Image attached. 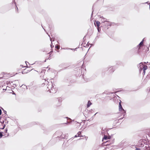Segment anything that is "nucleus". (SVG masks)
Segmentation results:
<instances>
[{
  "instance_id": "nucleus-52",
  "label": "nucleus",
  "mask_w": 150,
  "mask_h": 150,
  "mask_svg": "<svg viewBox=\"0 0 150 150\" xmlns=\"http://www.w3.org/2000/svg\"><path fill=\"white\" fill-rule=\"evenodd\" d=\"M97 113H98V112H96V113L94 114V115H95L96 114H97Z\"/></svg>"
},
{
  "instance_id": "nucleus-31",
  "label": "nucleus",
  "mask_w": 150,
  "mask_h": 150,
  "mask_svg": "<svg viewBox=\"0 0 150 150\" xmlns=\"http://www.w3.org/2000/svg\"><path fill=\"white\" fill-rule=\"evenodd\" d=\"M18 81V80H16V81H11V83H13L14 82H17Z\"/></svg>"
},
{
  "instance_id": "nucleus-46",
  "label": "nucleus",
  "mask_w": 150,
  "mask_h": 150,
  "mask_svg": "<svg viewBox=\"0 0 150 150\" xmlns=\"http://www.w3.org/2000/svg\"><path fill=\"white\" fill-rule=\"evenodd\" d=\"M67 49H70V50H74V49H70V48H67Z\"/></svg>"
},
{
  "instance_id": "nucleus-45",
  "label": "nucleus",
  "mask_w": 150,
  "mask_h": 150,
  "mask_svg": "<svg viewBox=\"0 0 150 150\" xmlns=\"http://www.w3.org/2000/svg\"><path fill=\"white\" fill-rule=\"evenodd\" d=\"M2 87H3L4 86V83L2 82V86H1Z\"/></svg>"
},
{
  "instance_id": "nucleus-48",
  "label": "nucleus",
  "mask_w": 150,
  "mask_h": 150,
  "mask_svg": "<svg viewBox=\"0 0 150 150\" xmlns=\"http://www.w3.org/2000/svg\"><path fill=\"white\" fill-rule=\"evenodd\" d=\"M13 85H15V86H16V84L13 83Z\"/></svg>"
},
{
  "instance_id": "nucleus-7",
  "label": "nucleus",
  "mask_w": 150,
  "mask_h": 150,
  "mask_svg": "<svg viewBox=\"0 0 150 150\" xmlns=\"http://www.w3.org/2000/svg\"><path fill=\"white\" fill-rule=\"evenodd\" d=\"M142 68L143 69V72L142 74L144 75L145 74L146 70L148 68V67L147 66L145 65V66H142Z\"/></svg>"
},
{
  "instance_id": "nucleus-28",
  "label": "nucleus",
  "mask_w": 150,
  "mask_h": 150,
  "mask_svg": "<svg viewBox=\"0 0 150 150\" xmlns=\"http://www.w3.org/2000/svg\"><path fill=\"white\" fill-rule=\"evenodd\" d=\"M135 150H141V149L139 148H136V149Z\"/></svg>"
},
{
  "instance_id": "nucleus-14",
  "label": "nucleus",
  "mask_w": 150,
  "mask_h": 150,
  "mask_svg": "<svg viewBox=\"0 0 150 150\" xmlns=\"http://www.w3.org/2000/svg\"><path fill=\"white\" fill-rule=\"evenodd\" d=\"M137 48L138 49V52L139 53V52H141V50L140 49V46H139V45L137 46Z\"/></svg>"
},
{
  "instance_id": "nucleus-4",
  "label": "nucleus",
  "mask_w": 150,
  "mask_h": 150,
  "mask_svg": "<svg viewBox=\"0 0 150 150\" xmlns=\"http://www.w3.org/2000/svg\"><path fill=\"white\" fill-rule=\"evenodd\" d=\"M150 79V72H149L146 77L145 79L144 80L143 82L144 83H146Z\"/></svg>"
},
{
  "instance_id": "nucleus-26",
  "label": "nucleus",
  "mask_w": 150,
  "mask_h": 150,
  "mask_svg": "<svg viewBox=\"0 0 150 150\" xmlns=\"http://www.w3.org/2000/svg\"><path fill=\"white\" fill-rule=\"evenodd\" d=\"M50 46L52 48L54 47V45H52V42L51 43V44L50 45Z\"/></svg>"
},
{
  "instance_id": "nucleus-5",
  "label": "nucleus",
  "mask_w": 150,
  "mask_h": 150,
  "mask_svg": "<svg viewBox=\"0 0 150 150\" xmlns=\"http://www.w3.org/2000/svg\"><path fill=\"white\" fill-rule=\"evenodd\" d=\"M94 24L96 27H99L100 24V21H98L95 20L94 21Z\"/></svg>"
},
{
  "instance_id": "nucleus-13",
  "label": "nucleus",
  "mask_w": 150,
  "mask_h": 150,
  "mask_svg": "<svg viewBox=\"0 0 150 150\" xmlns=\"http://www.w3.org/2000/svg\"><path fill=\"white\" fill-rule=\"evenodd\" d=\"M102 18H103V21L102 22L103 23H104V22H107V24H108V22H109L108 21H106V20H107V19L105 18H104L103 17H102Z\"/></svg>"
},
{
  "instance_id": "nucleus-8",
  "label": "nucleus",
  "mask_w": 150,
  "mask_h": 150,
  "mask_svg": "<svg viewBox=\"0 0 150 150\" xmlns=\"http://www.w3.org/2000/svg\"><path fill=\"white\" fill-rule=\"evenodd\" d=\"M111 138V137L109 136V137L107 136L106 135H104L102 141L103 140H107L108 139H110Z\"/></svg>"
},
{
  "instance_id": "nucleus-32",
  "label": "nucleus",
  "mask_w": 150,
  "mask_h": 150,
  "mask_svg": "<svg viewBox=\"0 0 150 150\" xmlns=\"http://www.w3.org/2000/svg\"><path fill=\"white\" fill-rule=\"evenodd\" d=\"M4 131H5L6 132V133L7 132V129H6H6H5Z\"/></svg>"
},
{
  "instance_id": "nucleus-53",
  "label": "nucleus",
  "mask_w": 150,
  "mask_h": 150,
  "mask_svg": "<svg viewBox=\"0 0 150 150\" xmlns=\"http://www.w3.org/2000/svg\"><path fill=\"white\" fill-rule=\"evenodd\" d=\"M25 62L26 64V63H27V62H27V61H26Z\"/></svg>"
},
{
  "instance_id": "nucleus-38",
  "label": "nucleus",
  "mask_w": 150,
  "mask_h": 150,
  "mask_svg": "<svg viewBox=\"0 0 150 150\" xmlns=\"http://www.w3.org/2000/svg\"><path fill=\"white\" fill-rule=\"evenodd\" d=\"M53 52V51H51L49 53V54H51Z\"/></svg>"
},
{
  "instance_id": "nucleus-29",
  "label": "nucleus",
  "mask_w": 150,
  "mask_h": 150,
  "mask_svg": "<svg viewBox=\"0 0 150 150\" xmlns=\"http://www.w3.org/2000/svg\"><path fill=\"white\" fill-rule=\"evenodd\" d=\"M6 83L7 85H8L9 84V83L10 84H11V83H10V82H8V81H7Z\"/></svg>"
},
{
  "instance_id": "nucleus-15",
  "label": "nucleus",
  "mask_w": 150,
  "mask_h": 150,
  "mask_svg": "<svg viewBox=\"0 0 150 150\" xmlns=\"http://www.w3.org/2000/svg\"><path fill=\"white\" fill-rule=\"evenodd\" d=\"M13 2H14V4H15V5H16V8H17V12H18V7H17V6H16V2H15V0H13Z\"/></svg>"
},
{
  "instance_id": "nucleus-43",
  "label": "nucleus",
  "mask_w": 150,
  "mask_h": 150,
  "mask_svg": "<svg viewBox=\"0 0 150 150\" xmlns=\"http://www.w3.org/2000/svg\"><path fill=\"white\" fill-rule=\"evenodd\" d=\"M124 117H123L120 118V119H119V120H122V119L123 118H124Z\"/></svg>"
},
{
  "instance_id": "nucleus-1",
  "label": "nucleus",
  "mask_w": 150,
  "mask_h": 150,
  "mask_svg": "<svg viewBox=\"0 0 150 150\" xmlns=\"http://www.w3.org/2000/svg\"><path fill=\"white\" fill-rule=\"evenodd\" d=\"M44 81L45 82L42 84V86H44L45 84H47L48 86L46 90L47 91H49L50 93H55L56 91V89L54 88V84H53L52 81L49 82L47 81H46L45 79Z\"/></svg>"
},
{
  "instance_id": "nucleus-54",
  "label": "nucleus",
  "mask_w": 150,
  "mask_h": 150,
  "mask_svg": "<svg viewBox=\"0 0 150 150\" xmlns=\"http://www.w3.org/2000/svg\"><path fill=\"white\" fill-rule=\"evenodd\" d=\"M62 138H63V139H64V137H62Z\"/></svg>"
},
{
  "instance_id": "nucleus-22",
  "label": "nucleus",
  "mask_w": 150,
  "mask_h": 150,
  "mask_svg": "<svg viewBox=\"0 0 150 150\" xmlns=\"http://www.w3.org/2000/svg\"><path fill=\"white\" fill-rule=\"evenodd\" d=\"M143 45V41H141L139 44V45Z\"/></svg>"
},
{
  "instance_id": "nucleus-34",
  "label": "nucleus",
  "mask_w": 150,
  "mask_h": 150,
  "mask_svg": "<svg viewBox=\"0 0 150 150\" xmlns=\"http://www.w3.org/2000/svg\"><path fill=\"white\" fill-rule=\"evenodd\" d=\"M2 113V111L1 109H0V115H1V114Z\"/></svg>"
},
{
  "instance_id": "nucleus-10",
  "label": "nucleus",
  "mask_w": 150,
  "mask_h": 150,
  "mask_svg": "<svg viewBox=\"0 0 150 150\" xmlns=\"http://www.w3.org/2000/svg\"><path fill=\"white\" fill-rule=\"evenodd\" d=\"M105 144L107 143L106 144H105L104 145V146H108V147L110 145V144H111V142H110V141H106V142L105 143Z\"/></svg>"
},
{
  "instance_id": "nucleus-2",
  "label": "nucleus",
  "mask_w": 150,
  "mask_h": 150,
  "mask_svg": "<svg viewBox=\"0 0 150 150\" xmlns=\"http://www.w3.org/2000/svg\"><path fill=\"white\" fill-rule=\"evenodd\" d=\"M120 102L119 103V110L123 114V115H124V117H125L126 116V111L123 108L121 104V101L120 100Z\"/></svg>"
},
{
  "instance_id": "nucleus-37",
  "label": "nucleus",
  "mask_w": 150,
  "mask_h": 150,
  "mask_svg": "<svg viewBox=\"0 0 150 150\" xmlns=\"http://www.w3.org/2000/svg\"><path fill=\"white\" fill-rule=\"evenodd\" d=\"M21 73H22V74H24V71H22L21 72Z\"/></svg>"
},
{
  "instance_id": "nucleus-42",
  "label": "nucleus",
  "mask_w": 150,
  "mask_h": 150,
  "mask_svg": "<svg viewBox=\"0 0 150 150\" xmlns=\"http://www.w3.org/2000/svg\"><path fill=\"white\" fill-rule=\"evenodd\" d=\"M78 135H75V136L74 137H78Z\"/></svg>"
},
{
  "instance_id": "nucleus-41",
  "label": "nucleus",
  "mask_w": 150,
  "mask_h": 150,
  "mask_svg": "<svg viewBox=\"0 0 150 150\" xmlns=\"http://www.w3.org/2000/svg\"><path fill=\"white\" fill-rule=\"evenodd\" d=\"M49 36L50 37V41L52 42V39L50 37V35H49Z\"/></svg>"
},
{
  "instance_id": "nucleus-57",
  "label": "nucleus",
  "mask_w": 150,
  "mask_h": 150,
  "mask_svg": "<svg viewBox=\"0 0 150 150\" xmlns=\"http://www.w3.org/2000/svg\"><path fill=\"white\" fill-rule=\"evenodd\" d=\"M85 36H84V37H83V39L85 37Z\"/></svg>"
},
{
  "instance_id": "nucleus-24",
  "label": "nucleus",
  "mask_w": 150,
  "mask_h": 150,
  "mask_svg": "<svg viewBox=\"0 0 150 150\" xmlns=\"http://www.w3.org/2000/svg\"><path fill=\"white\" fill-rule=\"evenodd\" d=\"M1 117H0V122L2 123H3L4 122V120H3L2 121H1Z\"/></svg>"
},
{
  "instance_id": "nucleus-60",
  "label": "nucleus",
  "mask_w": 150,
  "mask_h": 150,
  "mask_svg": "<svg viewBox=\"0 0 150 150\" xmlns=\"http://www.w3.org/2000/svg\"><path fill=\"white\" fill-rule=\"evenodd\" d=\"M88 43H89V42H88V44H87V45L88 44Z\"/></svg>"
},
{
  "instance_id": "nucleus-36",
  "label": "nucleus",
  "mask_w": 150,
  "mask_h": 150,
  "mask_svg": "<svg viewBox=\"0 0 150 150\" xmlns=\"http://www.w3.org/2000/svg\"><path fill=\"white\" fill-rule=\"evenodd\" d=\"M7 87H8V86H6V88H5H5H3V90H5V91L6 90V89H7Z\"/></svg>"
},
{
  "instance_id": "nucleus-18",
  "label": "nucleus",
  "mask_w": 150,
  "mask_h": 150,
  "mask_svg": "<svg viewBox=\"0 0 150 150\" xmlns=\"http://www.w3.org/2000/svg\"><path fill=\"white\" fill-rule=\"evenodd\" d=\"M3 132H0V139L1 138V137H3Z\"/></svg>"
},
{
  "instance_id": "nucleus-21",
  "label": "nucleus",
  "mask_w": 150,
  "mask_h": 150,
  "mask_svg": "<svg viewBox=\"0 0 150 150\" xmlns=\"http://www.w3.org/2000/svg\"><path fill=\"white\" fill-rule=\"evenodd\" d=\"M103 148V147H99L98 148L96 149H95L94 150H100L101 149Z\"/></svg>"
},
{
  "instance_id": "nucleus-16",
  "label": "nucleus",
  "mask_w": 150,
  "mask_h": 150,
  "mask_svg": "<svg viewBox=\"0 0 150 150\" xmlns=\"http://www.w3.org/2000/svg\"><path fill=\"white\" fill-rule=\"evenodd\" d=\"M81 132L79 131L78 132L77 134H78V136L79 137H83V136L81 135Z\"/></svg>"
},
{
  "instance_id": "nucleus-33",
  "label": "nucleus",
  "mask_w": 150,
  "mask_h": 150,
  "mask_svg": "<svg viewBox=\"0 0 150 150\" xmlns=\"http://www.w3.org/2000/svg\"><path fill=\"white\" fill-rule=\"evenodd\" d=\"M98 38V36H97L96 37V38H95V40H96L97 38Z\"/></svg>"
},
{
  "instance_id": "nucleus-35",
  "label": "nucleus",
  "mask_w": 150,
  "mask_h": 150,
  "mask_svg": "<svg viewBox=\"0 0 150 150\" xmlns=\"http://www.w3.org/2000/svg\"><path fill=\"white\" fill-rule=\"evenodd\" d=\"M2 82H0V87H1V86H2Z\"/></svg>"
},
{
  "instance_id": "nucleus-19",
  "label": "nucleus",
  "mask_w": 150,
  "mask_h": 150,
  "mask_svg": "<svg viewBox=\"0 0 150 150\" xmlns=\"http://www.w3.org/2000/svg\"><path fill=\"white\" fill-rule=\"evenodd\" d=\"M97 29L98 32H100L101 30L100 27V26L97 27Z\"/></svg>"
},
{
  "instance_id": "nucleus-50",
  "label": "nucleus",
  "mask_w": 150,
  "mask_h": 150,
  "mask_svg": "<svg viewBox=\"0 0 150 150\" xmlns=\"http://www.w3.org/2000/svg\"><path fill=\"white\" fill-rule=\"evenodd\" d=\"M148 3V2H146V3H143V4H146V3Z\"/></svg>"
},
{
  "instance_id": "nucleus-20",
  "label": "nucleus",
  "mask_w": 150,
  "mask_h": 150,
  "mask_svg": "<svg viewBox=\"0 0 150 150\" xmlns=\"http://www.w3.org/2000/svg\"><path fill=\"white\" fill-rule=\"evenodd\" d=\"M3 109V110L4 111V112L5 114V115L6 116L7 115V114H6V110H4V109Z\"/></svg>"
},
{
  "instance_id": "nucleus-6",
  "label": "nucleus",
  "mask_w": 150,
  "mask_h": 150,
  "mask_svg": "<svg viewBox=\"0 0 150 150\" xmlns=\"http://www.w3.org/2000/svg\"><path fill=\"white\" fill-rule=\"evenodd\" d=\"M143 150H150V144L149 145H146L143 148Z\"/></svg>"
},
{
  "instance_id": "nucleus-40",
  "label": "nucleus",
  "mask_w": 150,
  "mask_h": 150,
  "mask_svg": "<svg viewBox=\"0 0 150 150\" xmlns=\"http://www.w3.org/2000/svg\"><path fill=\"white\" fill-rule=\"evenodd\" d=\"M33 125H35V124H36V122H33Z\"/></svg>"
},
{
  "instance_id": "nucleus-17",
  "label": "nucleus",
  "mask_w": 150,
  "mask_h": 150,
  "mask_svg": "<svg viewBox=\"0 0 150 150\" xmlns=\"http://www.w3.org/2000/svg\"><path fill=\"white\" fill-rule=\"evenodd\" d=\"M24 74H27L30 71L28 70H26V69H25L24 70Z\"/></svg>"
},
{
  "instance_id": "nucleus-39",
  "label": "nucleus",
  "mask_w": 150,
  "mask_h": 150,
  "mask_svg": "<svg viewBox=\"0 0 150 150\" xmlns=\"http://www.w3.org/2000/svg\"><path fill=\"white\" fill-rule=\"evenodd\" d=\"M89 44L91 45V46L90 47H91V46L93 45V44Z\"/></svg>"
},
{
  "instance_id": "nucleus-58",
  "label": "nucleus",
  "mask_w": 150,
  "mask_h": 150,
  "mask_svg": "<svg viewBox=\"0 0 150 150\" xmlns=\"http://www.w3.org/2000/svg\"><path fill=\"white\" fill-rule=\"evenodd\" d=\"M46 61V60H45L44 61V62H45Z\"/></svg>"
},
{
  "instance_id": "nucleus-61",
  "label": "nucleus",
  "mask_w": 150,
  "mask_h": 150,
  "mask_svg": "<svg viewBox=\"0 0 150 150\" xmlns=\"http://www.w3.org/2000/svg\"><path fill=\"white\" fill-rule=\"evenodd\" d=\"M149 90H150V88H149Z\"/></svg>"
},
{
  "instance_id": "nucleus-59",
  "label": "nucleus",
  "mask_w": 150,
  "mask_h": 150,
  "mask_svg": "<svg viewBox=\"0 0 150 150\" xmlns=\"http://www.w3.org/2000/svg\"><path fill=\"white\" fill-rule=\"evenodd\" d=\"M66 67L64 68V69H66Z\"/></svg>"
},
{
  "instance_id": "nucleus-30",
  "label": "nucleus",
  "mask_w": 150,
  "mask_h": 150,
  "mask_svg": "<svg viewBox=\"0 0 150 150\" xmlns=\"http://www.w3.org/2000/svg\"><path fill=\"white\" fill-rule=\"evenodd\" d=\"M26 65H27L26 64ZM21 66H22V67H28V66H27V65L26 67H23V65H21Z\"/></svg>"
},
{
  "instance_id": "nucleus-9",
  "label": "nucleus",
  "mask_w": 150,
  "mask_h": 150,
  "mask_svg": "<svg viewBox=\"0 0 150 150\" xmlns=\"http://www.w3.org/2000/svg\"><path fill=\"white\" fill-rule=\"evenodd\" d=\"M117 25V24L114 23V22H108V25H109V26H111L112 25Z\"/></svg>"
},
{
  "instance_id": "nucleus-44",
  "label": "nucleus",
  "mask_w": 150,
  "mask_h": 150,
  "mask_svg": "<svg viewBox=\"0 0 150 150\" xmlns=\"http://www.w3.org/2000/svg\"><path fill=\"white\" fill-rule=\"evenodd\" d=\"M112 67H108V69H109L110 68Z\"/></svg>"
},
{
  "instance_id": "nucleus-12",
  "label": "nucleus",
  "mask_w": 150,
  "mask_h": 150,
  "mask_svg": "<svg viewBox=\"0 0 150 150\" xmlns=\"http://www.w3.org/2000/svg\"><path fill=\"white\" fill-rule=\"evenodd\" d=\"M115 69L114 67H112L110 70H109V72L110 73H112L113 72Z\"/></svg>"
},
{
  "instance_id": "nucleus-3",
  "label": "nucleus",
  "mask_w": 150,
  "mask_h": 150,
  "mask_svg": "<svg viewBox=\"0 0 150 150\" xmlns=\"http://www.w3.org/2000/svg\"><path fill=\"white\" fill-rule=\"evenodd\" d=\"M144 65V64L143 62H141L139 64L137 65V67L138 68H139V72L140 74L141 71H143V69L142 68V66Z\"/></svg>"
},
{
  "instance_id": "nucleus-27",
  "label": "nucleus",
  "mask_w": 150,
  "mask_h": 150,
  "mask_svg": "<svg viewBox=\"0 0 150 150\" xmlns=\"http://www.w3.org/2000/svg\"><path fill=\"white\" fill-rule=\"evenodd\" d=\"M5 127V125H4L3 126V127H2V128H0V129H4Z\"/></svg>"
},
{
  "instance_id": "nucleus-23",
  "label": "nucleus",
  "mask_w": 150,
  "mask_h": 150,
  "mask_svg": "<svg viewBox=\"0 0 150 150\" xmlns=\"http://www.w3.org/2000/svg\"><path fill=\"white\" fill-rule=\"evenodd\" d=\"M55 47L56 49H59V47L57 45H55Z\"/></svg>"
},
{
  "instance_id": "nucleus-49",
  "label": "nucleus",
  "mask_w": 150,
  "mask_h": 150,
  "mask_svg": "<svg viewBox=\"0 0 150 150\" xmlns=\"http://www.w3.org/2000/svg\"><path fill=\"white\" fill-rule=\"evenodd\" d=\"M60 137H62V135H61V136H58V138H60Z\"/></svg>"
},
{
  "instance_id": "nucleus-56",
  "label": "nucleus",
  "mask_w": 150,
  "mask_h": 150,
  "mask_svg": "<svg viewBox=\"0 0 150 150\" xmlns=\"http://www.w3.org/2000/svg\"><path fill=\"white\" fill-rule=\"evenodd\" d=\"M23 86V85H22V86H21V87Z\"/></svg>"
},
{
  "instance_id": "nucleus-55",
  "label": "nucleus",
  "mask_w": 150,
  "mask_h": 150,
  "mask_svg": "<svg viewBox=\"0 0 150 150\" xmlns=\"http://www.w3.org/2000/svg\"><path fill=\"white\" fill-rule=\"evenodd\" d=\"M144 63H145V64L146 63V62H144Z\"/></svg>"
},
{
  "instance_id": "nucleus-51",
  "label": "nucleus",
  "mask_w": 150,
  "mask_h": 150,
  "mask_svg": "<svg viewBox=\"0 0 150 150\" xmlns=\"http://www.w3.org/2000/svg\"><path fill=\"white\" fill-rule=\"evenodd\" d=\"M144 39L142 40V41H143V42H144Z\"/></svg>"
},
{
  "instance_id": "nucleus-11",
  "label": "nucleus",
  "mask_w": 150,
  "mask_h": 150,
  "mask_svg": "<svg viewBox=\"0 0 150 150\" xmlns=\"http://www.w3.org/2000/svg\"><path fill=\"white\" fill-rule=\"evenodd\" d=\"M92 104V103L90 101H88V102L87 104V108L89 107Z\"/></svg>"
},
{
  "instance_id": "nucleus-25",
  "label": "nucleus",
  "mask_w": 150,
  "mask_h": 150,
  "mask_svg": "<svg viewBox=\"0 0 150 150\" xmlns=\"http://www.w3.org/2000/svg\"><path fill=\"white\" fill-rule=\"evenodd\" d=\"M92 9L93 11H92V13H91V17H92V16H93V11H94V10L93 9V7L92 8Z\"/></svg>"
},
{
  "instance_id": "nucleus-47",
  "label": "nucleus",
  "mask_w": 150,
  "mask_h": 150,
  "mask_svg": "<svg viewBox=\"0 0 150 150\" xmlns=\"http://www.w3.org/2000/svg\"><path fill=\"white\" fill-rule=\"evenodd\" d=\"M45 71V70H44V69L42 70V72H44Z\"/></svg>"
}]
</instances>
